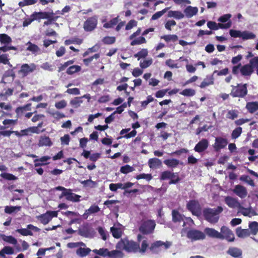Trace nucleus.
<instances>
[{"label":"nucleus","mask_w":258,"mask_h":258,"mask_svg":"<svg viewBox=\"0 0 258 258\" xmlns=\"http://www.w3.org/2000/svg\"><path fill=\"white\" fill-rule=\"evenodd\" d=\"M140 233L137 235V242L132 240H129L127 238L120 239L117 243L116 247L119 249L125 250L128 252H145V240H143L141 243V247L140 243L142 239L145 237V221H142L141 225L139 228Z\"/></svg>","instance_id":"obj_1"},{"label":"nucleus","mask_w":258,"mask_h":258,"mask_svg":"<svg viewBox=\"0 0 258 258\" xmlns=\"http://www.w3.org/2000/svg\"><path fill=\"white\" fill-rule=\"evenodd\" d=\"M223 210L221 206L215 208H205L203 210V214L206 220L211 224H215L218 222L220 214Z\"/></svg>","instance_id":"obj_2"},{"label":"nucleus","mask_w":258,"mask_h":258,"mask_svg":"<svg viewBox=\"0 0 258 258\" xmlns=\"http://www.w3.org/2000/svg\"><path fill=\"white\" fill-rule=\"evenodd\" d=\"M232 90L230 95L233 97L244 98L248 90L246 84H238L236 86L231 85Z\"/></svg>","instance_id":"obj_3"},{"label":"nucleus","mask_w":258,"mask_h":258,"mask_svg":"<svg viewBox=\"0 0 258 258\" xmlns=\"http://www.w3.org/2000/svg\"><path fill=\"white\" fill-rule=\"evenodd\" d=\"M172 245V242L166 241H157L153 243L150 247V250L154 253H159L162 250H166L169 248Z\"/></svg>","instance_id":"obj_4"},{"label":"nucleus","mask_w":258,"mask_h":258,"mask_svg":"<svg viewBox=\"0 0 258 258\" xmlns=\"http://www.w3.org/2000/svg\"><path fill=\"white\" fill-rule=\"evenodd\" d=\"M97 24L98 16L94 15L86 19L84 23L83 28L86 32H91L96 28Z\"/></svg>","instance_id":"obj_5"},{"label":"nucleus","mask_w":258,"mask_h":258,"mask_svg":"<svg viewBox=\"0 0 258 258\" xmlns=\"http://www.w3.org/2000/svg\"><path fill=\"white\" fill-rule=\"evenodd\" d=\"M36 69V65L32 63L30 64L28 63L23 64L18 71V74L21 76L22 78H25L29 74L33 72Z\"/></svg>","instance_id":"obj_6"},{"label":"nucleus","mask_w":258,"mask_h":258,"mask_svg":"<svg viewBox=\"0 0 258 258\" xmlns=\"http://www.w3.org/2000/svg\"><path fill=\"white\" fill-rule=\"evenodd\" d=\"M187 237L191 241L203 240L205 238V234L201 231L191 229L187 233Z\"/></svg>","instance_id":"obj_7"},{"label":"nucleus","mask_w":258,"mask_h":258,"mask_svg":"<svg viewBox=\"0 0 258 258\" xmlns=\"http://www.w3.org/2000/svg\"><path fill=\"white\" fill-rule=\"evenodd\" d=\"M187 209L191 212L192 214L199 216L201 214V207L198 201L196 200L189 201L187 204Z\"/></svg>","instance_id":"obj_8"},{"label":"nucleus","mask_w":258,"mask_h":258,"mask_svg":"<svg viewBox=\"0 0 258 258\" xmlns=\"http://www.w3.org/2000/svg\"><path fill=\"white\" fill-rule=\"evenodd\" d=\"M31 230L35 232H39L40 231V229L38 227L32 224H28L27 226V228L18 229L16 230V232L23 236H33V233Z\"/></svg>","instance_id":"obj_9"},{"label":"nucleus","mask_w":258,"mask_h":258,"mask_svg":"<svg viewBox=\"0 0 258 258\" xmlns=\"http://www.w3.org/2000/svg\"><path fill=\"white\" fill-rule=\"evenodd\" d=\"M228 144V141L226 139L219 137H217L215 140V143L213 145V148L216 152L219 151L221 149L224 148Z\"/></svg>","instance_id":"obj_10"},{"label":"nucleus","mask_w":258,"mask_h":258,"mask_svg":"<svg viewBox=\"0 0 258 258\" xmlns=\"http://www.w3.org/2000/svg\"><path fill=\"white\" fill-rule=\"evenodd\" d=\"M221 234L223 235L222 239H226L228 241H233L234 240V235L232 231L226 226H222L221 228Z\"/></svg>","instance_id":"obj_11"},{"label":"nucleus","mask_w":258,"mask_h":258,"mask_svg":"<svg viewBox=\"0 0 258 258\" xmlns=\"http://www.w3.org/2000/svg\"><path fill=\"white\" fill-rule=\"evenodd\" d=\"M32 133H39L37 127H29L26 129L21 130L20 132L17 131L14 132V134L18 137L31 135Z\"/></svg>","instance_id":"obj_12"},{"label":"nucleus","mask_w":258,"mask_h":258,"mask_svg":"<svg viewBox=\"0 0 258 258\" xmlns=\"http://www.w3.org/2000/svg\"><path fill=\"white\" fill-rule=\"evenodd\" d=\"M232 191L235 195L241 199L245 198L247 195L246 188L239 184L236 185Z\"/></svg>","instance_id":"obj_13"},{"label":"nucleus","mask_w":258,"mask_h":258,"mask_svg":"<svg viewBox=\"0 0 258 258\" xmlns=\"http://www.w3.org/2000/svg\"><path fill=\"white\" fill-rule=\"evenodd\" d=\"M55 14L52 12H34L32 14V17H34L35 20H39L40 19H46V18H50V16L54 15Z\"/></svg>","instance_id":"obj_14"},{"label":"nucleus","mask_w":258,"mask_h":258,"mask_svg":"<svg viewBox=\"0 0 258 258\" xmlns=\"http://www.w3.org/2000/svg\"><path fill=\"white\" fill-rule=\"evenodd\" d=\"M61 195L62 196L66 197V199L68 201L77 202L80 200L81 196L72 192L71 189H69L67 192H62Z\"/></svg>","instance_id":"obj_15"},{"label":"nucleus","mask_w":258,"mask_h":258,"mask_svg":"<svg viewBox=\"0 0 258 258\" xmlns=\"http://www.w3.org/2000/svg\"><path fill=\"white\" fill-rule=\"evenodd\" d=\"M224 201L226 204L231 208H238L239 209L241 205L237 199L227 196L225 197Z\"/></svg>","instance_id":"obj_16"},{"label":"nucleus","mask_w":258,"mask_h":258,"mask_svg":"<svg viewBox=\"0 0 258 258\" xmlns=\"http://www.w3.org/2000/svg\"><path fill=\"white\" fill-rule=\"evenodd\" d=\"M209 146V142L206 139H203L194 148V150L198 153L202 152L205 151Z\"/></svg>","instance_id":"obj_17"},{"label":"nucleus","mask_w":258,"mask_h":258,"mask_svg":"<svg viewBox=\"0 0 258 258\" xmlns=\"http://www.w3.org/2000/svg\"><path fill=\"white\" fill-rule=\"evenodd\" d=\"M204 233L212 238L222 239L223 237L220 232L211 228H206L204 230Z\"/></svg>","instance_id":"obj_18"},{"label":"nucleus","mask_w":258,"mask_h":258,"mask_svg":"<svg viewBox=\"0 0 258 258\" xmlns=\"http://www.w3.org/2000/svg\"><path fill=\"white\" fill-rule=\"evenodd\" d=\"M31 103H27L24 106L17 107L15 110V112L17 114V117L19 118L22 117L24 115L26 111H30L31 110Z\"/></svg>","instance_id":"obj_19"},{"label":"nucleus","mask_w":258,"mask_h":258,"mask_svg":"<svg viewBox=\"0 0 258 258\" xmlns=\"http://www.w3.org/2000/svg\"><path fill=\"white\" fill-rule=\"evenodd\" d=\"M51 157L48 156H44L40 158H37L34 160V166L37 167L38 166L46 165L49 164V162H46L48 160H50Z\"/></svg>","instance_id":"obj_20"},{"label":"nucleus","mask_w":258,"mask_h":258,"mask_svg":"<svg viewBox=\"0 0 258 258\" xmlns=\"http://www.w3.org/2000/svg\"><path fill=\"white\" fill-rule=\"evenodd\" d=\"M227 253L234 258H242V250L237 247L229 248Z\"/></svg>","instance_id":"obj_21"},{"label":"nucleus","mask_w":258,"mask_h":258,"mask_svg":"<svg viewBox=\"0 0 258 258\" xmlns=\"http://www.w3.org/2000/svg\"><path fill=\"white\" fill-rule=\"evenodd\" d=\"M198 12V8L196 7L187 6L184 10L185 16L187 18H190L197 15Z\"/></svg>","instance_id":"obj_22"},{"label":"nucleus","mask_w":258,"mask_h":258,"mask_svg":"<svg viewBox=\"0 0 258 258\" xmlns=\"http://www.w3.org/2000/svg\"><path fill=\"white\" fill-rule=\"evenodd\" d=\"M239 212L245 216L249 217L256 215V212L252 208H245L241 206L239 208Z\"/></svg>","instance_id":"obj_23"},{"label":"nucleus","mask_w":258,"mask_h":258,"mask_svg":"<svg viewBox=\"0 0 258 258\" xmlns=\"http://www.w3.org/2000/svg\"><path fill=\"white\" fill-rule=\"evenodd\" d=\"M163 162L168 168H176L179 164H182L179 160L175 158L166 159Z\"/></svg>","instance_id":"obj_24"},{"label":"nucleus","mask_w":258,"mask_h":258,"mask_svg":"<svg viewBox=\"0 0 258 258\" xmlns=\"http://www.w3.org/2000/svg\"><path fill=\"white\" fill-rule=\"evenodd\" d=\"M38 145L39 147H50L52 145V142L49 137L43 136L40 137Z\"/></svg>","instance_id":"obj_25"},{"label":"nucleus","mask_w":258,"mask_h":258,"mask_svg":"<svg viewBox=\"0 0 258 258\" xmlns=\"http://www.w3.org/2000/svg\"><path fill=\"white\" fill-rule=\"evenodd\" d=\"M253 71V68L249 64L244 65L240 69L241 74L243 76H250Z\"/></svg>","instance_id":"obj_26"},{"label":"nucleus","mask_w":258,"mask_h":258,"mask_svg":"<svg viewBox=\"0 0 258 258\" xmlns=\"http://www.w3.org/2000/svg\"><path fill=\"white\" fill-rule=\"evenodd\" d=\"M134 57L138 58V60L143 58V60L140 62V66L142 69L145 68V49H142L137 53L134 54Z\"/></svg>","instance_id":"obj_27"},{"label":"nucleus","mask_w":258,"mask_h":258,"mask_svg":"<svg viewBox=\"0 0 258 258\" xmlns=\"http://www.w3.org/2000/svg\"><path fill=\"white\" fill-rule=\"evenodd\" d=\"M250 231L248 229H242L241 227H238L236 229V234L240 238H245L250 235Z\"/></svg>","instance_id":"obj_28"},{"label":"nucleus","mask_w":258,"mask_h":258,"mask_svg":"<svg viewBox=\"0 0 258 258\" xmlns=\"http://www.w3.org/2000/svg\"><path fill=\"white\" fill-rule=\"evenodd\" d=\"M169 18H174L177 20H180L184 17V15L179 11H169L167 15Z\"/></svg>","instance_id":"obj_29"},{"label":"nucleus","mask_w":258,"mask_h":258,"mask_svg":"<svg viewBox=\"0 0 258 258\" xmlns=\"http://www.w3.org/2000/svg\"><path fill=\"white\" fill-rule=\"evenodd\" d=\"M245 107L249 113H253L258 110V102H248Z\"/></svg>","instance_id":"obj_30"},{"label":"nucleus","mask_w":258,"mask_h":258,"mask_svg":"<svg viewBox=\"0 0 258 258\" xmlns=\"http://www.w3.org/2000/svg\"><path fill=\"white\" fill-rule=\"evenodd\" d=\"M156 226L155 221L152 220H146V234L152 233Z\"/></svg>","instance_id":"obj_31"},{"label":"nucleus","mask_w":258,"mask_h":258,"mask_svg":"<svg viewBox=\"0 0 258 258\" xmlns=\"http://www.w3.org/2000/svg\"><path fill=\"white\" fill-rule=\"evenodd\" d=\"M172 220L174 222H180L183 221L184 217L180 214L177 211L173 210L172 211Z\"/></svg>","instance_id":"obj_32"},{"label":"nucleus","mask_w":258,"mask_h":258,"mask_svg":"<svg viewBox=\"0 0 258 258\" xmlns=\"http://www.w3.org/2000/svg\"><path fill=\"white\" fill-rule=\"evenodd\" d=\"M249 231L250 235H255L258 233V222L253 221L249 223Z\"/></svg>","instance_id":"obj_33"},{"label":"nucleus","mask_w":258,"mask_h":258,"mask_svg":"<svg viewBox=\"0 0 258 258\" xmlns=\"http://www.w3.org/2000/svg\"><path fill=\"white\" fill-rule=\"evenodd\" d=\"M78 234L84 237H89L91 235L90 230L88 226H84L78 230Z\"/></svg>","instance_id":"obj_34"},{"label":"nucleus","mask_w":258,"mask_h":258,"mask_svg":"<svg viewBox=\"0 0 258 258\" xmlns=\"http://www.w3.org/2000/svg\"><path fill=\"white\" fill-rule=\"evenodd\" d=\"M36 218L39 220L41 223L44 225L48 224L51 221L50 217L48 215L46 212L44 214L37 216Z\"/></svg>","instance_id":"obj_35"},{"label":"nucleus","mask_w":258,"mask_h":258,"mask_svg":"<svg viewBox=\"0 0 258 258\" xmlns=\"http://www.w3.org/2000/svg\"><path fill=\"white\" fill-rule=\"evenodd\" d=\"M26 45H28L27 50L31 52L33 54L37 53L40 51V49L37 45L31 43L30 41L28 42Z\"/></svg>","instance_id":"obj_36"},{"label":"nucleus","mask_w":258,"mask_h":258,"mask_svg":"<svg viewBox=\"0 0 258 258\" xmlns=\"http://www.w3.org/2000/svg\"><path fill=\"white\" fill-rule=\"evenodd\" d=\"M148 164L150 168H157L161 166L162 162L159 159L154 158L149 160Z\"/></svg>","instance_id":"obj_37"},{"label":"nucleus","mask_w":258,"mask_h":258,"mask_svg":"<svg viewBox=\"0 0 258 258\" xmlns=\"http://www.w3.org/2000/svg\"><path fill=\"white\" fill-rule=\"evenodd\" d=\"M214 84V78L212 76H207V77L204 79L203 81L201 84L200 87L201 88H204L210 85H212Z\"/></svg>","instance_id":"obj_38"},{"label":"nucleus","mask_w":258,"mask_h":258,"mask_svg":"<svg viewBox=\"0 0 258 258\" xmlns=\"http://www.w3.org/2000/svg\"><path fill=\"white\" fill-rule=\"evenodd\" d=\"M22 207L21 206H9L5 208V212L7 214H11L13 213H17L20 211Z\"/></svg>","instance_id":"obj_39"},{"label":"nucleus","mask_w":258,"mask_h":258,"mask_svg":"<svg viewBox=\"0 0 258 258\" xmlns=\"http://www.w3.org/2000/svg\"><path fill=\"white\" fill-rule=\"evenodd\" d=\"M91 251V249L88 247H79L77 249L76 253L81 257H84L89 254Z\"/></svg>","instance_id":"obj_40"},{"label":"nucleus","mask_w":258,"mask_h":258,"mask_svg":"<svg viewBox=\"0 0 258 258\" xmlns=\"http://www.w3.org/2000/svg\"><path fill=\"white\" fill-rule=\"evenodd\" d=\"M119 21V16L114 18L111 19L108 22H106L103 24V27L105 28H111L116 25Z\"/></svg>","instance_id":"obj_41"},{"label":"nucleus","mask_w":258,"mask_h":258,"mask_svg":"<svg viewBox=\"0 0 258 258\" xmlns=\"http://www.w3.org/2000/svg\"><path fill=\"white\" fill-rule=\"evenodd\" d=\"M110 232H111L113 237L115 238H119L122 235V231L119 228L111 227L110 228Z\"/></svg>","instance_id":"obj_42"},{"label":"nucleus","mask_w":258,"mask_h":258,"mask_svg":"<svg viewBox=\"0 0 258 258\" xmlns=\"http://www.w3.org/2000/svg\"><path fill=\"white\" fill-rule=\"evenodd\" d=\"M81 70V67L78 65H73L69 67L66 73L68 75H73L75 73L80 72Z\"/></svg>","instance_id":"obj_43"},{"label":"nucleus","mask_w":258,"mask_h":258,"mask_svg":"<svg viewBox=\"0 0 258 258\" xmlns=\"http://www.w3.org/2000/svg\"><path fill=\"white\" fill-rule=\"evenodd\" d=\"M80 182L84 186L89 187L90 188H94L97 185V183L92 180L91 179L81 181Z\"/></svg>","instance_id":"obj_44"},{"label":"nucleus","mask_w":258,"mask_h":258,"mask_svg":"<svg viewBox=\"0 0 258 258\" xmlns=\"http://www.w3.org/2000/svg\"><path fill=\"white\" fill-rule=\"evenodd\" d=\"M123 253L121 251L113 250L109 251L108 256L111 258H122Z\"/></svg>","instance_id":"obj_45"},{"label":"nucleus","mask_w":258,"mask_h":258,"mask_svg":"<svg viewBox=\"0 0 258 258\" xmlns=\"http://www.w3.org/2000/svg\"><path fill=\"white\" fill-rule=\"evenodd\" d=\"M12 38L6 34H0V42L2 44H8L12 42Z\"/></svg>","instance_id":"obj_46"},{"label":"nucleus","mask_w":258,"mask_h":258,"mask_svg":"<svg viewBox=\"0 0 258 258\" xmlns=\"http://www.w3.org/2000/svg\"><path fill=\"white\" fill-rule=\"evenodd\" d=\"M255 37V35L252 32L246 31L241 32L240 38L243 40L254 39Z\"/></svg>","instance_id":"obj_47"},{"label":"nucleus","mask_w":258,"mask_h":258,"mask_svg":"<svg viewBox=\"0 0 258 258\" xmlns=\"http://www.w3.org/2000/svg\"><path fill=\"white\" fill-rule=\"evenodd\" d=\"M83 102L82 97H75L70 101L71 105L75 108H78L80 106V104Z\"/></svg>","instance_id":"obj_48"},{"label":"nucleus","mask_w":258,"mask_h":258,"mask_svg":"<svg viewBox=\"0 0 258 258\" xmlns=\"http://www.w3.org/2000/svg\"><path fill=\"white\" fill-rule=\"evenodd\" d=\"M116 38L114 36H105L102 39L103 44L110 45L115 43Z\"/></svg>","instance_id":"obj_49"},{"label":"nucleus","mask_w":258,"mask_h":258,"mask_svg":"<svg viewBox=\"0 0 258 258\" xmlns=\"http://www.w3.org/2000/svg\"><path fill=\"white\" fill-rule=\"evenodd\" d=\"M239 179L247 183L251 186H254L253 180L248 175H242L240 177Z\"/></svg>","instance_id":"obj_50"},{"label":"nucleus","mask_w":258,"mask_h":258,"mask_svg":"<svg viewBox=\"0 0 258 258\" xmlns=\"http://www.w3.org/2000/svg\"><path fill=\"white\" fill-rule=\"evenodd\" d=\"M2 239L8 243L16 244L17 243V239L12 236H6L5 235H2Z\"/></svg>","instance_id":"obj_51"},{"label":"nucleus","mask_w":258,"mask_h":258,"mask_svg":"<svg viewBox=\"0 0 258 258\" xmlns=\"http://www.w3.org/2000/svg\"><path fill=\"white\" fill-rule=\"evenodd\" d=\"M134 170L135 169L133 166L126 164L120 167V172L123 174H127L133 172Z\"/></svg>","instance_id":"obj_52"},{"label":"nucleus","mask_w":258,"mask_h":258,"mask_svg":"<svg viewBox=\"0 0 258 258\" xmlns=\"http://www.w3.org/2000/svg\"><path fill=\"white\" fill-rule=\"evenodd\" d=\"M74 60H69L66 62H65L63 64H60V66L58 67V72H61L62 71H64L66 68L69 66L73 64L74 63Z\"/></svg>","instance_id":"obj_53"},{"label":"nucleus","mask_w":258,"mask_h":258,"mask_svg":"<svg viewBox=\"0 0 258 258\" xmlns=\"http://www.w3.org/2000/svg\"><path fill=\"white\" fill-rule=\"evenodd\" d=\"M161 39L168 42L170 41L175 42L178 40V37L176 35H167L161 36Z\"/></svg>","instance_id":"obj_54"},{"label":"nucleus","mask_w":258,"mask_h":258,"mask_svg":"<svg viewBox=\"0 0 258 258\" xmlns=\"http://www.w3.org/2000/svg\"><path fill=\"white\" fill-rule=\"evenodd\" d=\"M99 57H100V54L96 53L91 57L83 59V62L86 66H88L94 58L98 59Z\"/></svg>","instance_id":"obj_55"},{"label":"nucleus","mask_w":258,"mask_h":258,"mask_svg":"<svg viewBox=\"0 0 258 258\" xmlns=\"http://www.w3.org/2000/svg\"><path fill=\"white\" fill-rule=\"evenodd\" d=\"M169 9V7H167L161 11L156 12L152 16V20H155L160 18L163 15H164L166 12H167Z\"/></svg>","instance_id":"obj_56"},{"label":"nucleus","mask_w":258,"mask_h":258,"mask_svg":"<svg viewBox=\"0 0 258 258\" xmlns=\"http://www.w3.org/2000/svg\"><path fill=\"white\" fill-rule=\"evenodd\" d=\"M2 254L3 255V258H6L5 254H12L14 253V249L9 246H6L2 249Z\"/></svg>","instance_id":"obj_57"},{"label":"nucleus","mask_w":258,"mask_h":258,"mask_svg":"<svg viewBox=\"0 0 258 258\" xmlns=\"http://www.w3.org/2000/svg\"><path fill=\"white\" fill-rule=\"evenodd\" d=\"M238 111L236 110H230L226 114V117L231 119H234L238 117Z\"/></svg>","instance_id":"obj_58"},{"label":"nucleus","mask_w":258,"mask_h":258,"mask_svg":"<svg viewBox=\"0 0 258 258\" xmlns=\"http://www.w3.org/2000/svg\"><path fill=\"white\" fill-rule=\"evenodd\" d=\"M100 210L99 207L97 205H93L91 206L87 211V213H85L84 214V216H85L87 214H91L93 213H96L99 212Z\"/></svg>","instance_id":"obj_59"},{"label":"nucleus","mask_w":258,"mask_h":258,"mask_svg":"<svg viewBox=\"0 0 258 258\" xmlns=\"http://www.w3.org/2000/svg\"><path fill=\"white\" fill-rule=\"evenodd\" d=\"M184 96H193L196 94V91L192 89H185L180 93Z\"/></svg>","instance_id":"obj_60"},{"label":"nucleus","mask_w":258,"mask_h":258,"mask_svg":"<svg viewBox=\"0 0 258 258\" xmlns=\"http://www.w3.org/2000/svg\"><path fill=\"white\" fill-rule=\"evenodd\" d=\"M1 176L4 179L8 180H15L17 179V177L16 176L9 173H2L1 174Z\"/></svg>","instance_id":"obj_61"},{"label":"nucleus","mask_w":258,"mask_h":258,"mask_svg":"<svg viewBox=\"0 0 258 258\" xmlns=\"http://www.w3.org/2000/svg\"><path fill=\"white\" fill-rule=\"evenodd\" d=\"M242 133V128L241 127H238L234 130L231 134V137L232 139H236L239 137Z\"/></svg>","instance_id":"obj_62"},{"label":"nucleus","mask_w":258,"mask_h":258,"mask_svg":"<svg viewBox=\"0 0 258 258\" xmlns=\"http://www.w3.org/2000/svg\"><path fill=\"white\" fill-rule=\"evenodd\" d=\"M145 42V38L144 37H140L137 39H133L131 42V45L132 46L140 44Z\"/></svg>","instance_id":"obj_63"},{"label":"nucleus","mask_w":258,"mask_h":258,"mask_svg":"<svg viewBox=\"0 0 258 258\" xmlns=\"http://www.w3.org/2000/svg\"><path fill=\"white\" fill-rule=\"evenodd\" d=\"M172 172L168 171V170L162 172V173L161 174L160 179L163 180L168 179H170V177H172L171 176Z\"/></svg>","instance_id":"obj_64"}]
</instances>
